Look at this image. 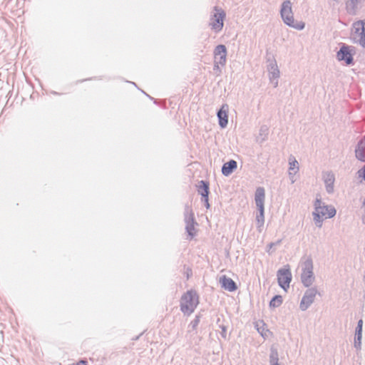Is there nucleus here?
I'll return each mask as SVG.
<instances>
[{"mask_svg":"<svg viewBox=\"0 0 365 365\" xmlns=\"http://www.w3.org/2000/svg\"><path fill=\"white\" fill-rule=\"evenodd\" d=\"M199 303L198 295L194 290H188L184 293L180 299V311L185 315H190Z\"/></svg>","mask_w":365,"mask_h":365,"instance_id":"f257e3e1","label":"nucleus"},{"mask_svg":"<svg viewBox=\"0 0 365 365\" xmlns=\"http://www.w3.org/2000/svg\"><path fill=\"white\" fill-rule=\"evenodd\" d=\"M264 198H265V192L264 189L262 187H259L256 189L255 195V200L256 203V206L257 207L259 213L256 216L257 221V227L259 231L260 228L263 227L264 223Z\"/></svg>","mask_w":365,"mask_h":365,"instance_id":"f03ea898","label":"nucleus"},{"mask_svg":"<svg viewBox=\"0 0 365 365\" xmlns=\"http://www.w3.org/2000/svg\"><path fill=\"white\" fill-rule=\"evenodd\" d=\"M314 205V218L317 222H321L323 220L333 217L336 215L334 207L324 205L319 200H316Z\"/></svg>","mask_w":365,"mask_h":365,"instance_id":"7ed1b4c3","label":"nucleus"},{"mask_svg":"<svg viewBox=\"0 0 365 365\" xmlns=\"http://www.w3.org/2000/svg\"><path fill=\"white\" fill-rule=\"evenodd\" d=\"M267 69L269 73V78L274 87L278 85V79L279 78V70L278 68L277 61L274 56L271 53L266 55Z\"/></svg>","mask_w":365,"mask_h":365,"instance_id":"20e7f679","label":"nucleus"},{"mask_svg":"<svg viewBox=\"0 0 365 365\" xmlns=\"http://www.w3.org/2000/svg\"><path fill=\"white\" fill-rule=\"evenodd\" d=\"M215 14L210 18V26L215 32L218 33L222 31L224 26V19L225 18V12L218 6L214 7Z\"/></svg>","mask_w":365,"mask_h":365,"instance_id":"39448f33","label":"nucleus"},{"mask_svg":"<svg viewBox=\"0 0 365 365\" xmlns=\"http://www.w3.org/2000/svg\"><path fill=\"white\" fill-rule=\"evenodd\" d=\"M277 277L279 286L287 291L289 288V284L292 281V273L289 265L278 269Z\"/></svg>","mask_w":365,"mask_h":365,"instance_id":"423d86ee","label":"nucleus"},{"mask_svg":"<svg viewBox=\"0 0 365 365\" xmlns=\"http://www.w3.org/2000/svg\"><path fill=\"white\" fill-rule=\"evenodd\" d=\"M280 14L285 24L290 27L297 28V24H294L293 13L292 11V4L289 1L287 0L282 3Z\"/></svg>","mask_w":365,"mask_h":365,"instance_id":"0eeeda50","label":"nucleus"},{"mask_svg":"<svg viewBox=\"0 0 365 365\" xmlns=\"http://www.w3.org/2000/svg\"><path fill=\"white\" fill-rule=\"evenodd\" d=\"M184 215L185 230L190 238L192 239L195 235V225H196L197 222L195 220L194 213L192 209L187 205L185 207Z\"/></svg>","mask_w":365,"mask_h":365,"instance_id":"6e6552de","label":"nucleus"},{"mask_svg":"<svg viewBox=\"0 0 365 365\" xmlns=\"http://www.w3.org/2000/svg\"><path fill=\"white\" fill-rule=\"evenodd\" d=\"M227 48L225 45L217 46L213 51L214 53V70L219 68V65L224 66L227 61Z\"/></svg>","mask_w":365,"mask_h":365,"instance_id":"1a4fd4ad","label":"nucleus"},{"mask_svg":"<svg viewBox=\"0 0 365 365\" xmlns=\"http://www.w3.org/2000/svg\"><path fill=\"white\" fill-rule=\"evenodd\" d=\"M313 264L310 259H307L304 262V268L302 274V281L303 284L308 287L312 284L314 276L312 273Z\"/></svg>","mask_w":365,"mask_h":365,"instance_id":"9d476101","label":"nucleus"},{"mask_svg":"<svg viewBox=\"0 0 365 365\" xmlns=\"http://www.w3.org/2000/svg\"><path fill=\"white\" fill-rule=\"evenodd\" d=\"M353 29L359 43L365 48V21H356L353 24Z\"/></svg>","mask_w":365,"mask_h":365,"instance_id":"9b49d317","label":"nucleus"},{"mask_svg":"<svg viewBox=\"0 0 365 365\" xmlns=\"http://www.w3.org/2000/svg\"><path fill=\"white\" fill-rule=\"evenodd\" d=\"M228 110L229 107L227 104H222L220 109L217 113V117L218 118V123L221 128H225L228 123Z\"/></svg>","mask_w":365,"mask_h":365,"instance_id":"f8f14e48","label":"nucleus"},{"mask_svg":"<svg viewBox=\"0 0 365 365\" xmlns=\"http://www.w3.org/2000/svg\"><path fill=\"white\" fill-rule=\"evenodd\" d=\"M220 283L223 289L229 292H235L237 289V284L233 279L226 275H222L220 277Z\"/></svg>","mask_w":365,"mask_h":365,"instance_id":"ddd939ff","label":"nucleus"},{"mask_svg":"<svg viewBox=\"0 0 365 365\" xmlns=\"http://www.w3.org/2000/svg\"><path fill=\"white\" fill-rule=\"evenodd\" d=\"M337 58L339 61H344L346 64H350L352 62V56L349 47L342 46L337 53Z\"/></svg>","mask_w":365,"mask_h":365,"instance_id":"4468645a","label":"nucleus"},{"mask_svg":"<svg viewBox=\"0 0 365 365\" xmlns=\"http://www.w3.org/2000/svg\"><path fill=\"white\" fill-rule=\"evenodd\" d=\"M237 168V163L235 160H230L228 162L223 164L222 167V173L224 176H229L234 170Z\"/></svg>","mask_w":365,"mask_h":365,"instance_id":"2eb2a0df","label":"nucleus"},{"mask_svg":"<svg viewBox=\"0 0 365 365\" xmlns=\"http://www.w3.org/2000/svg\"><path fill=\"white\" fill-rule=\"evenodd\" d=\"M316 292L314 290H309L302 299L300 307L302 309H306L314 301Z\"/></svg>","mask_w":365,"mask_h":365,"instance_id":"dca6fc26","label":"nucleus"},{"mask_svg":"<svg viewBox=\"0 0 365 365\" xmlns=\"http://www.w3.org/2000/svg\"><path fill=\"white\" fill-rule=\"evenodd\" d=\"M297 163V160L295 159L294 156L290 155V157L289 158V168L288 175H289V178L292 184L294 183L295 181L297 180V178L295 176L297 174V171L295 170V163Z\"/></svg>","mask_w":365,"mask_h":365,"instance_id":"f3484780","label":"nucleus"},{"mask_svg":"<svg viewBox=\"0 0 365 365\" xmlns=\"http://www.w3.org/2000/svg\"><path fill=\"white\" fill-rule=\"evenodd\" d=\"M197 191L202 197L209 196L210 193V184L209 182L205 180H200L197 186Z\"/></svg>","mask_w":365,"mask_h":365,"instance_id":"a211bd4d","label":"nucleus"},{"mask_svg":"<svg viewBox=\"0 0 365 365\" xmlns=\"http://www.w3.org/2000/svg\"><path fill=\"white\" fill-rule=\"evenodd\" d=\"M356 157L361 161H365V143L361 141L356 149Z\"/></svg>","mask_w":365,"mask_h":365,"instance_id":"6ab92c4d","label":"nucleus"},{"mask_svg":"<svg viewBox=\"0 0 365 365\" xmlns=\"http://www.w3.org/2000/svg\"><path fill=\"white\" fill-rule=\"evenodd\" d=\"M324 182L327 185V190L328 192L333 190V186L334 182V176L331 173H326L324 176Z\"/></svg>","mask_w":365,"mask_h":365,"instance_id":"aec40b11","label":"nucleus"},{"mask_svg":"<svg viewBox=\"0 0 365 365\" xmlns=\"http://www.w3.org/2000/svg\"><path fill=\"white\" fill-rule=\"evenodd\" d=\"M269 364L270 365H280L279 364V354L277 349L274 347H271L269 354Z\"/></svg>","mask_w":365,"mask_h":365,"instance_id":"412c9836","label":"nucleus"},{"mask_svg":"<svg viewBox=\"0 0 365 365\" xmlns=\"http://www.w3.org/2000/svg\"><path fill=\"white\" fill-rule=\"evenodd\" d=\"M282 297L281 295H275L270 300L269 307L272 308L278 307L282 304Z\"/></svg>","mask_w":365,"mask_h":365,"instance_id":"4be33fe9","label":"nucleus"},{"mask_svg":"<svg viewBox=\"0 0 365 365\" xmlns=\"http://www.w3.org/2000/svg\"><path fill=\"white\" fill-rule=\"evenodd\" d=\"M362 336V329H356L354 343L356 346H360Z\"/></svg>","mask_w":365,"mask_h":365,"instance_id":"5701e85b","label":"nucleus"},{"mask_svg":"<svg viewBox=\"0 0 365 365\" xmlns=\"http://www.w3.org/2000/svg\"><path fill=\"white\" fill-rule=\"evenodd\" d=\"M200 314L195 315V319L190 322L189 327H191L192 330H195L200 323Z\"/></svg>","mask_w":365,"mask_h":365,"instance_id":"b1692460","label":"nucleus"},{"mask_svg":"<svg viewBox=\"0 0 365 365\" xmlns=\"http://www.w3.org/2000/svg\"><path fill=\"white\" fill-rule=\"evenodd\" d=\"M268 134V128L267 125H262L261 126L260 129H259V135L261 136H264L262 138V140H264L265 139V138L267 137Z\"/></svg>","mask_w":365,"mask_h":365,"instance_id":"393cba45","label":"nucleus"},{"mask_svg":"<svg viewBox=\"0 0 365 365\" xmlns=\"http://www.w3.org/2000/svg\"><path fill=\"white\" fill-rule=\"evenodd\" d=\"M218 327L221 329L220 335L224 339H227V327L224 324H218Z\"/></svg>","mask_w":365,"mask_h":365,"instance_id":"a878e982","label":"nucleus"},{"mask_svg":"<svg viewBox=\"0 0 365 365\" xmlns=\"http://www.w3.org/2000/svg\"><path fill=\"white\" fill-rule=\"evenodd\" d=\"M209 196H207L205 197H202V202H203L205 207L207 209H209L210 207V203H209Z\"/></svg>","mask_w":365,"mask_h":365,"instance_id":"bb28decb","label":"nucleus"},{"mask_svg":"<svg viewBox=\"0 0 365 365\" xmlns=\"http://www.w3.org/2000/svg\"><path fill=\"white\" fill-rule=\"evenodd\" d=\"M88 362L86 359H81L79 361H78L76 364H73V365H87Z\"/></svg>","mask_w":365,"mask_h":365,"instance_id":"cd10ccee","label":"nucleus"},{"mask_svg":"<svg viewBox=\"0 0 365 365\" xmlns=\"http://www.w3.org/2000/svg\"><path fill=\"white\" fill-rule=\"evenodd\" d=\"M362 326H363V320L362 319H360L359 322H358V325H357V329H362Z\"/></svg>","mask_w":365,"mask_h":365,"instance_id":"c85d7f7f","label":"nucleus"},{"mask_svg":"<svg viewBox=\"0 0 365 365\" xmlns=\"http://www.w3.org/2000/svg\"><path fill=\"white\" fill-rule=\"evenodd\" d=\"M303 28H304V24H302V25H299V24H298V29H302Z\"/></svg>","mask_w":365,"mask_h":365,"instance_id":"c756f323","label":"nucleus"},{"mask_svg":"<svg viewBox=\"0 0 365 365\" xmlns=\"http://www.w3.org/2000/svg\"><path fill=\"white\" fill-rule=\"evenodd\" d=\"M363 177L365 180V168L362 170Z\"/></svg>","mask_w":365,"mask_h":365,"instance_id":"7c9ffc66","label":"nucleus"},{"mask_svg":"<svg viewBox=\"0 0 365 365\" xmlns=\"http://www.w3.org/2000/svg\"><path fill=\"white\" fill-rule=\"evenodd\" d=\"M144 94H145L150 99H153V98H152L151 96H150L149 95H148L147 93H145L144 91H142Z\"/></svg>","mask_w":365,"mask_h":365,"instance_id":"2f4dec72","label":"nucleus"},{"mask_svg":"<svg viewBox=\"0 0 365 365\" xmlns=\"http://www.w3.org/2000/svg\"><path fill=\"white\" fill-rule=\"evenodd\" d=\"M133 85H134L135 86H136V84L134 83V82H130Z\"/></svg>","mask_w":365,"mask_h":365,"instance_id":"473e14b6","label":"nucleus"}]
</instances>
